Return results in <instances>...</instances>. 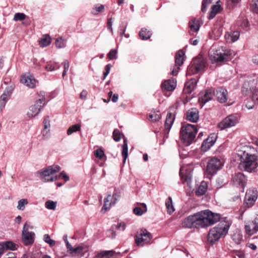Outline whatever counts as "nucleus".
I'll return each instance as SVG.
<instances>
[{
    "instance_id": "dca6fc26",
    "label": "nucleus",
    "mask_w": 258,
    "mask_h": 258,
    "mask_svg": "<svg viewBox=\"0 0 258 258\" xmlns=\"http://www.w3.org/2000/svg\"><path fill=\"white\" fill-rule=\"evenodd\" d=\"M246 178L245 175L240 172L234 174L232 178L233 184L237 187L241 188L243 190L246 183Z\"/></svg>"
},
{
    "instance_id": "bf43d9fd",
    "label": "nucleus",
    "mask_w": 258,
    "mask_h": 258,
    "mask_svg": "<svg viewBox=\"0 0 258 258\" xmlns=\"http://www.w3.org/2000/svg\"><path fill=\"white\" fill-rule=\"evenodd\" d=\"M235 258H245V255L242 251H237L235 252Z\"/></svg>"
},
{
    "instance_id": "603ef678",
    "label": "nucleus",
    "mask_w": 258,
    "mask_h": 258,
    "mask_svg": "<svg viewBox=\"0 0 258 258\" xmlns=\"http://www.w3.org/2000/svg\"><path fill=\"white\" fill-rule=\"evenodd\" d=\"M127 25L124 24L122 23L118 28V32L119 33L120 36H122L124 34Z\"/></svg>"
},
{
    "instance_id": "9b49d317",
    "label": "nucleus",
    "mask_w": 258,
    "mask_h": 258,
    "mask_svg": "<svg viewBox=\"0 0 258 258\" xmlns=\"http://www.w3.org/2000/svg\"><path fill=\"white\" fill-rule=\"evenodd\" d=\"M205 67L204 59L200 57H197L192 59L191 65L188 69V73L197 74L204 69Z\"/></svg>"
},
{
    "instance_id": "4d7b16f0",
    "label": "nucleus",
    "mask_w": 258,
    "mask_h": 258,
    "mask_svg": "<svg viewBox=\"0 0 258 258\" xmlns=\"http://www.w3.org/2000/svg\"><path fill=\"white\" fill-rule=\"evenodd\" d=\"M55 44L57 48H61L63 46L64 43L61 38H56L55 40Z\"/></svg>"
},
{
    "instance_id": "a18cd8bd",
    "label": "nucleus",
    "mask_w": 258,
    "mask_h": 258,
    "mask_svg": "<svg viewBox=\"0 0 258 258\" xmlns=\"http://www.w3.org/2000/svg\"><path fill=\"white\" fill-rule=\"evenodd\" d=\"M45 206L49 210H54L56 206V202L48 200L45 202Z\"/></svg>"
},
{
    "instance_id": "338daca9",
    "label": "nucleus",
    "mask_w": 258,
    "mask_h": 258,
    "mask_svg": "<svg viewBox=\"0 0 258 258\" xmlns=\"http://www.w3.org/2000/svg\"><path fill=\"white\" fill-rule=\"evenodd\" d=\"M115 235V232L113 229H110L107 232V235L111 238H114Z\"/></svg>"
},
{
    "instance_id": "69168bd1",
    "label": "nucleus",
    "mask_w": 258,
    "mask_h": 258,
    "mask_svg": "<svg viewBox=\"0 0 258 258\" xmlns=\"http://www.w3.org/2000/svg\"><path fill=\"white\" fill-rule=\"evenodd\" d=\"M179 70V67L175 66V68H173L171 71V74L173 76H176Z\"/></svg>"
},
{
    "instance_id": "2f4dec72",
    "label": "nucleus",
    "mask_w": 258,
    "mask_h": 258,
    "mask_svg": "<svg viewBox=\"0 0 258 258\" xmlns=\"http://www.w3.org/2000/svg\"><path fill=\"white\" fill-rule=\"evenodd\" d=\"M184 55V52L182 50L178 51L175 57V66H181L183 62V56Z\"/></svg>"
},
{
    "instance_id": "ddd939ff",
    "label": "nucleus",
    "mask_w": 258,
    "mask_h": 258,
    "mask_svg": "<svg viewBox=\"0 0 258 258\" xmlns=\"http://www.w3.org/2000/svg\"><path fill=\"white\" fill-rule=\"evenodd\" d=\"M66 245L67 248V252L72 256L81 257L83 256L87 251V249L82 246L73 247L67 240H66Z\"/></svg>"
},
{
    "instance_id": "de8ad7c7",
    "label": "nucleus",
    "mask_w": 258,
    "mask_h": 258,
    "mask_svg": "<svg viewBox=\"0 0 258 258\" xmlns=\"http://www.w3.org/2000/svg\"><path fill=\"white\" fill-rule=\"evenodd\" d=\"M43 240L46 243H48L50 246H53L55 245V241L53 240V239H51L50 238L49 235L47 234H45L44 235Z\"/></svg>"
},
{
    "instance_id": "f257e3e1",
    "label": "nucleus",
    "mask_w": 258,
    "mask_h": 258,
    "mask_svg": "<svg viewBox=\"0 0 258 258\" xmlns=\"http://www.w3.org/2000/svg\"><path fill=\"white\" fill-rule=\"evenodd\" d=\"M221 219L220 214L205 210L188 216L184 220V226H208V224L212 225Z\"/></svg>"
},
{
    "instance_id": "c03bdc74",
    "label": "nucleus",
    "mask_w": 258,
    "mask_h": 258,
    "mask_svg": "<svg viewBox=\"0 0 258 258\" xmlns=\"http://www.w3.org/2000/svg\"><path fill=\"white\" fill-rule=\"evenodd\" d=\"M161 118V114L158 112H154L149 115V119L152 121H158Z\"/></svg>"
},
{
    "instance_id": "6ab92c4d",
    "label": "nucleus",
    "mask_w": 258,
    "mask_h": 258,
    "mask_svg": "<svg viewBox=\"0 0 258 258\" xmlns=\"http://www.w3.org/2000/svg\"><path fill=\"white\" fill-rule=\"evenodd\" d=\"M217 139V135L215 134H211L202 143L201 150L206 152L214 145Z\"/></svg>"
},
{
    "instance_id": "774afa93",
    "label": "nucleus",
    "mask_w": 258,
    "mask_h": 258,
    "mask_svg": "<svg viewBox=\"0 0 258 258\" xmlns=\"http://www.w3.org/2000/svg\"><path fill=\"white\" fill-rule=\"evenodd\" d=\"M252 60L254 63L258 64V54L254 55L252 57Z\"/></svg>"
},
{
    "instance_id": "a19ab883",
    "label": "nucleus",
    "mask_w": 258,
    "mask_h": 258,
    "mask_svg": "<svg viewBox=\"0 0 258 258\" xmlns=\"http://www.w3.org/2000/svg\"><path fill=\"white\" fill-rule=\"evenodd\" d=\"M104 9V6L103 5L98 4L94 6L92 11V14L94 15H97L99 13L102 12Z\"/></svg>"
},
{
    "instance_id": "f8f14e48",
    "label": "nucleus",
    "mask_w": 258,
    "mask_h": 258,
    "mask_svg": "<svg viewBox=\"0 0 258 258\" xmlns=\"http://www.w3.org/2000/svg\"><path fill=\"white\" fill-rule=\"evenodd\" d=\"M238 122V118L234 114L230 115L225 117L219 124L218 127L221 130L235 125Z\"/></svg>"
},
{
    "instance_id": "79ce46f5",
    "label": "nucleus",
    "mask_w": 258,
    "mask_h": 258,
    "mask_svg": "<svg viewBox=\"0 0 258 258\" xmlns=\"http://www.w3.org/2000/svg\"><path fill=\"white\" fill-rule=\"evenodd\" d=\"M245 232L248 236H251L258 231V227H245Z\"/></svg>"
},
{
    "instance_id": "a211bd4d",
    "label": "nucleus",
    "mask_w": 258,
    "mask_h": 258,
    "mask_svg": "<svg viewBox=\"0 0 258 258\" xmlns=\"http://www.w3.org/2000/svg\"><path fill=\"white\" fill-rule=\"evenodd\" d=\"M217 97V100L221 103H225L228 99L227 90L223 87H220L216 90L214 89V95Z\"/></svg>"
},
{
    "instance_id": "b1692460",
    "label": "nucleus",
    "mask_w": 258,
    "mask_h": 258,
    "mask_svg": "<svg viewBox=\"0 0 258 258\" xmlns=\"http://www.w3.org/2000/svg\"><path fill=\"white\" fill-rule=\"evenodd\" d=\"M117 254L120 255V252L116 253L113 250H104L98 253L96 256L98 258H119Z\"/></svg>"
},
{
    "instance_id": "7ed1b4c3",
    "label": "nucleus",
    "mask_w": 258,
    "mask_h": 258,
    "mask_svg": "<svg viewBox=\"0 0 258 258\" xmlns=\"http://www.w3.org/2000/svg\"><path fill=\"white\" fill-rule=\"evenodd\" d=\"M213 53L211 54L210 58L213 62L219 63L228 61L231 59V52L225 49L223 46L216 48L213 46L212 48Z\"/></svg>"
},
{
    "instance_id": "5701e85b",
    "label": "nucleus",
    "mask_w": 258,
    "mask_h": 258,
    "mask_svg": "<svg viewBox=\"0 0 258 258\" xmlns=\"http://www.w3.org/2000/svg\"><path fill=\"white\" fill-rule=\"evenodd\" d=\"M176 86V82L174 79L165 80L161 85V88L163 90L167 91H172Z\"/></svg>"
},
{
    "instance_id": "c756f323",
    "label": "nucleus",
    "mask_w": 258,
    "mask_h": 258,
    "mask_svg": "<svg viewBox=\"0 0 258 258\" xmlns=\"http://www.w3.org/2000/svg\"><path fill=\"white\" fill-rule=\"evenodd\" d=\"M44 128L42 131V135L45 138L49 136V128L50 126V120L49 119V116H46L44 118L43 121Z\"/></svg>"
},
{
    "instance_id": "9d476101",
    "label": "nucleus",
    "mask_w": 258,
    "mask_h": 258,
    "mask_svg": "<svg viewBox=\"0 0 258 258\" xmlns=\"http://www.w3.org/2000/svg\"><path fill=\"white\" fill-rule=\"evenodd\" d=\"M223 164L221 161L217 158H212L208 162L207 166V172L211 175L216 172L222 167Z\"/></svg>"
},
{
    "instance_id": "f704fd0d",
    "label": "nucleus",
    "mask_w": 258,
    "mask_h": 258,
    "mask_svg": "<svg viewBox=\"0 0 258 258\" xmlns=\"http://www.w3.org/2000/svg\"><path fill=\"white\" fill-rule=\"evenodd\" d=\"M189 27L190 32H197L200 29V25L198 21L193 19L189 22Z\"/></svg>"
},
{
    "instance_id": "aec40b11",
    "label": "nucleus",
    "mask_w": 258,
    "mask_h": 258,
    "mask_svg": "<svg viewBox=\"0 0 258 258\" xmlns=\"http://www.w3.org/2000/svg\"><path fill=\"white\" fill-rule=\"evenodd\" d=\"M174 119L175 115L174 114L171 112L167 113L164 124L165 130L166 132V133L165 134L164 136V139L168 138V134L172 126Z\"/></svg>"
},
{
    "instance_id": "680f3d73",
    "label": "nucleus",
    "mask_w": 258,
    "mask_h": 258,
    "mask_svg": "<svg viewBox=\"0 0 258 258\" xmlns=\"http://www.w3.org/2000/svg\"><path fill=\"white\" fill-rule=\"evenodd\" d=\"M111 197H112V199L114 200L113 202L114 203H116L117 200L120 198L119 194L117 192H114Z\"/></svg>"
},
{
    "instance_id": "6e6d98bb",
    "label": "nucleus",
    "mask_w": 258,
    "mask_h": 258,
    "mask_svg": "<svg viewBox=\"0 0 258 258\" xmlns=\"http://www.w3.org/2000/svg\"><path fill=\"white\" fill-rule=\"evenodd\" d=\"M211 3V0H203L202 6V11L205 12L207 11V8L208 5Z\"/></svg>"
},
{
    "instance_id": "473e14b6",
    "label": "nucleus",
    "mask_w": 258,
    "mask_h": 258,
    "mask_svg": "<svg viewBox=\"0 0 258 258\" xmlns=\"http://www.w3.org/2000/svg\"><path fill=\"white\" fill-rule=\"evenodd\" d=\"M232 239L237 244H240L242 240V234L241 232L237 228L235 229L233 234L232 235Z\"/></svg>"
},
{
    "instance_id": "423d86ee",
    "label": "nucleus",
    "mask_w": 258,
    "mask_h": 258,
    "mask_svg": "<svg viewBox=\"0 0 258 258\" xmlns=\"http://www.w3.org/2000/svg\"><path fill=\"white\" fill-rule=\"evenodd\" d=\"M60 170L59 166L57 165L50 166L48 167L42 172V175L43 176L45 181H53L57 180L61 177L64 180V173L61 172L60 175L54 176L53 175Z\"/></svg>"
},
{
    "instance_id": "09e8293b",
    "label": "nucleus",
    "mask_w": 258,
    "mask_h": 258,
    "mask_svg": "<svg viewBox=\"0 0 258 258\" xmlns=\"http://www.w3.org/2000/svg\"><path fill=\"white\" fill-rule=\"evenodd\" d=\"M28 204V201L26 199H23L19 201L18 205L17 206L18 209L20 210H24L25 208V205Z\"/></svg>"
},
{
    "instance_id": "13d9d810",
    "label": "nucleus",
    "mask_w": 258,
    "mask_h": 258,
    "mask_svg": "<svg viewBox=\"0 0 258 258\" xmlns=\"http://www.w3.org/2000/svg\"><path fill=\"white\" fill-rule=\"evenodd\" d=\"M112 18H109L108 19V21H107V27H108V29L109 30V31L112 33V34H113V29L112 27Z\"/></svg>"
},
{
    "instance_id": "ea45409f",
    "label": "nucleus",
    "mask_w": 258,
    "mask_h": 258,
    "mask_svg": "<svg viewBox=\"0 0 258 258\" xmlns=\"http://www.w3.org/2000/svg\"><path fill=\"white\" fill-rule=\"evenodd\" d=\"M81 129V125L79 124H74L71 126H70L68 131L67 134L68 135H71L73 133L76 132L77 131H79Z\"/></svg>"
},
{
    "instance_id": "c9c22d12",
    "label": "nucleus",
    "mask_w": 258,
    "mask_h": 258,
    "mask_svg": "<svg viewBox=\"0 0 258 258\" xmlns=\"http://www.w3.org/2000/svg\"><path fill=\"white\" fill-rule=\"evenodd\" d=\"M165 206L167 209V212L168 214H172L174 211L175 209L174 208L172 198L171 197H168L165 202Z\"/></svg>"
},
{
    "instance_id": "052dcab7",
    "label": "nucleus",
    "mask_w": 258,
    "mask_h": 258,
    "mask_svg": "<svg viewBox=\"0 0 258 258\" xmlns=\"http://www.w3.org/2000/svg\"><path fill=\"white\" fill-rule=\"evenodd\" d=\"M21 258H37L35 256V253H29L24 254Z\"/></svg>"
},
{
    "instance_id": "cd10ccee",
    "label": "nucleus",
    "mask_w": 258,
    "mask_h": 258,
    "mask_svg": "<svg viewBox=\"0 0 258 258\" xmlns=\"http://www.w3.org/2000/svg\"><path fill=\"white\" fill-rule=\"evenodd\" d=\"M138 206L133 209L134 213L137 216H141L147 211V205L145 203H137Z\"/></svg>"
},
{
    "instance_id": "8fccbe9b",
    "label": "nucleus",
    "mask_w": 258,
    "mask_h": 258,
    "mask_svg": "<svg viewBox=\"0 0 258 258\" xmlns=\"http://www.w3.org/2000/svg\"><path fill=\"white\" fill-rule=\"evenodd\" d=\"M26 18V15L23 13H17L14 15L13 20L15 21H22Z\"/></svg>"
},
{
    "instance_id": "39448f33",
    "label": "nucleus",
    "mask_w": 258,
    "mask_h": 258,
    "mask_svg": "<svg viewBox=\"0 0 258 258\" xmlns=\"http://www.w3.org/2000/svg\"><path fill=\"white\" fill-rule=\"evenodd\" d=\"M229 227H214L211 229L208 235V241L211 244H215L222 237L228 233Z\"/></svg>"
},
{
    "instance_id": "e2e57ef3",
    "label": "nucleus",
    "mask_w": 258,
    "mask_h": 258,
    "mask_svg": "<svg viewBox=\"0 0 258 258\" xmlns=\"http://www.w3.org/2000/svg\"><path fill=\"white\" fill-rule=\"evenodd\" d=\"M220 8V6L215 5L212 6L211 11L217 14L219 11Z\"/></svg>"
},
{
    "instance_id": "bb28decb",
    "label": "nucleus",
    "mask_w": 258,
    "mask_h": 258,
    "mask_svg": "<svg viewBox=\"0 0 258 258\" xmlns=\"http://www.w3.org/2000/svg\"><path fill=\"white\" fill-rule=\"evenodd\" d=\"M239 36V32L238 31H235L230 33H226L225 34V37L227 42L233 43L238 39Z\"/></svg>"
},
{
    "instance_id": "58836bf2",
    "label": "nucleus",
    "mask_w": 258,
    "mask_h": 258,
    "mask_svg": "<svg viewBox=\"0 0 258 258\" xmlns=\"http://www.w3.org/2000/svg\"><path fill=\"white\" fill-rule=\"evenodd\" d=\"M5 249H10L14 250L17 249L18 246L14 242L8 241L2 243Z\"/></svg>"
},
{
    "instance_id": "4468645a",
    "label": "nucleus",
    "mask_w": 258,
    "mask_h": 258,
    "mask_svg": "<svg viewBox=\"0 0 258 258\" xmlns=\"http://www.w3.org/2000/svg\"><path fill=\"white\" fill-rule=\"evenodd\" d=\"M257 199V192L254 189H250L246 191L244 205L247 207H251L254 205Z\"/></svg>"
},
{
    "instance_id": "a878e982",
    "label": "nucleus",
    "mask_w": 258,
    "mask_h": 258,
    "mask_svg": "<svg viewBox=\"0 0 258 258\" xmlns=\"http://www.w3.org/2000/svg\"><path fill=\"white\" fill-rule=\"evenodd\" d=\"M179 175L183 182H186L188 185L191 182L192 173L190 171L185 170L183 167H181L180 170Z\"/></svg>"
},
{
    "instance_id": "f03ea898",
    "label": "nucleus",
    "mask_w": 258,
    "mask_h": 258,
    "mask_svg": "<svg viewBox=\"0 0 258 258\" xmlns=\"http://www.w3.org/2000/svg\"><path fill=\"white\" fill-rule=\"evenodd\" d=\"M237 157L240 160L239 167L248 172H252L258 166L257 157L255 154H251L244 150L237 151Z\"/></svg>"
},
{
    "instance_id": "7c9ffc66",
    "label": "nucleus",
    "mask_w": 258,
    "mask_h": 258,
    "mask_svg": "<svg viewBox=\"0 0 258 258\" xmlns=\"http://www.w3.org/2000/svg\"><path fill=\"white\" fill-rule=\"evenodd\" d=\"M51 42V38L48 34L43 35L39 40V44L41 47H46L50 44Z\"/></svg>"
},
{
    "instance_id": "864d4df0",
    "label": "nucleus",
    "mask_w": 258,
    "mask_h": 258,
    "mask_svg": "<svg viewBox=\"0 0 258 258\" xmlns=\"http://www.w3.org/2000/svg\"><path fill=\"white\" fill-rule=\"evenodd\" d=\"M111 67H112V66L111 64H108L105 66V71L103 73V78H102V80H104L106 78V77L107 76V75L109 74Z\"/></svg>"
},
{
    "instance_id": "37998d69",
    "label": "nucleus",
    "mask_w": 258,
    "mask_h": 258,
    "mask_svg": "<svg viewBox=\"0 0 258 258\" xmlns=\"http://www.w3.org/2000/svg\"><path fill=\"white\" fill-rule=\"evenodd\" d=\"M94 155L97 158L100 159H102L105 158V160L106 159V157L105 156L104 151L101 149H98L94 151Z\"/></svg>"
},
{
    "instance_id": "c85d7f7f",
    "label": "nucleus",
    "mask_w": 258,
    "mask_h": 258,
    "mask_svg": "<svg viewBox=\"0 0 258 258\" xmlns=\"http://www.w3.org/2000/svg\"><path fill=\"white\" fill-rule=\"evenodd\" d=\"M110 194L108 195L106 198L104 199V204L101 209L102 212H106L110 209L111 206L115 205L116 203L113 202L114 200Z\"/></svg>"
},
{
    "instance_id": "20e7f679",
    "label": "nucleus",
    "mask_w": 258,
    "mask_h": 258,
    "mask_svg": "<svg viewBox=\"0 0 258 258\" xmlns=\"http://www.w3.org/2000/svg\"><path fill=\"white\" fill-rule=\"evenodd\" d=\"M197 130L195 125L186 124L182 126L180 130V136L183 143L186 146L191 144L194 141Z\"/></svg>"
},
{
    "instance_id": "0eeeda50",
    "label": "nucleus",
    "mask_w": 258,
    "mask_h": 258,
    "mask_svg": "<svg viewBox=\"0 0 258 258\" xmlns=\"http://www.w3.org/2000/svg\"><path fill=\"white\" fill-rule=\"evenodd\" d=\"M257 81L254 79L249 81H245L243 85L242 93L244 95H247L252 92V100L254 103L258 105V88L254 89Z\"/></svg>"
},
{
    "instance_id": "412c9836",
    "label": "nucleus",
    "mask_w": 258,
    "mask_h": 258,
    "mask_svg": "<svg viewBox=\"0 0 258 258\" xmlns=\"http://www.w3.org/2000/svg\"><path fill=\"white\" fill-rule=\"evenodd\" d=\"M21 82L30 88H34L36 87V80L31 75H22Z\"/></svg>"
},
{
    "instance_id": "5fc2aeb1",
    "label": "nucleus",
    "mask_w": 258,
    "mask_h": 258,
    "mask_svg": "<svg viewBox=\"0 0 258 258\" xmlns=\"http://www.w3.org/2000/svg\"><path fill=\"white\" fill-rule=\"evenodd\" d=\"M251 6L253 12L258 14V0H252Z\"/></svg>"
},
{
    "instance_id": "49530a36",
    "label": "nucleus",
    "mask_w": 258,
    "mask_h": 258,
    "mask_svg": "<svg viewBox=\"0 0 258 258\" xmlns=\"http://www.w3.org/2000/svg\"><path fill=\"white\" fill-rule=\"evenodd\" d=\"M122 136V134L117 129H115L114 130L113 132V140L116 142H118L120 141L121 136Z\"/></svg>"
},
{
    "instance_id": "6e6552de",
    "label": "nucleus",
    "mask_w": 258,
    "mask_h": 258,
    "mask_svg": "<svg viewBox=\"0 0 258 258\" xmlns=\"http://www.w3.org/2000/svg\"><path fill=\"white\" fill-rule=\"evenodd\" d=\"M152 238L151 234L146 229L142 228L135 236L136 243L138 246H143L149 243Z\"/></svg>"
},
{
    "instance_id": "f3484780",
    "label": "nucleus",
    "mask_w": 258,
    "mask_h": 258,
    "mask_svg": "<svg viewBox=\"0 0 258 258\" xmlns=\"http://www.w3.org/2000/svg\"><path fill=\"white\" fill-rule=\"evenodd\" d=\"M214 89L211 88L206 90L199 94V101L202 106H203L207 102L212 100L214 96Z\"/></svg>"
},
{
    "instance_id": "393cba45",
    "label": "nucleus",
    "mask_w": 258,
    "mask_h": 258,
    "mask_svg": "<svg viewBox=\"0 0 258 258\" xmlns=\"http://www.w3.org/2000/svg\"><path fill=\"white\" fill-rule=\"evenodd\" d=\"M197 81L195 79H191L185 84L183 92L185 94H189L194 91L196 87Z\"/></svg>"
},
{
    "instance_id": "0e129e2a",
    "label": "nucleus",
    "mask_w": 258,
    "mask_h": 258,
    "mask_svg": "<svg viewBox=\"0 0 258 258\" xmlns=\"http://www.w3.org/2000/svg\"><path fill=\"white\" fill-rule=\"evenodd\" d=\"M87 92L85 90H83L80 93V97L81 99H85L87 95Z\"/></svg>"
},
{
    "instance_id": "e433bc0d",
    "label": "nucleus",
    "mask_w": 258,
    "mask_h": 258,
    "mask_svg": "<svg viewBox=\"0 0 258 258\" xmlns=\"http://www.w3.org/2000/svg\"><path fill=\"white\" fill-rule=\"evenodd\" d=\"M151 35V32L145 28H142L139 32V36L142 40H148Z\"/></svg>"
},
{
    "instance_id": "4be33fe9",
    "label": "nucleus",
    "mask_w": 258,
    "mask_h": 258,
    "mask_svg": "<svg viewBox=\"0 0 258 258\" xmlns=\"http://www.w3.org/2000/svg\"><path fill=\"white\" fill-rule=\"evenodd\" d=\"M199 118V111L196 108L189 109L186 112V119L192 122H196Z\"/></svg>"
},
{
    "instance_id": "3c124183",
    "label": "nucleus",
    "mask_w": 258,
    "mask_h": 258,
    "mask_svg": "<svg viewBox=\"0 0 258 258\" xmlns=\"http://www.w3.org/2000/svg\"><path fill=\"white\" fill-rule=\"evenodd\" d=\"M117 51L116 49H111L108 53L107 56L110 60L116 59L117 56Z\"/></svg>"
},
{
    "instance_id": "4c0bfd02",
    "label": "nucleus",
    "mask_w": 258,
    "mask_h": 258,
    "mask_svg": "<svg viewBox=\"0 0 258 258\" xmlns=\"http://www.w3.org/2000/svg\"><path fill=\"white\" fill-rule=\"evenodd\" d=\"M207 184L206 182L203 181L201 182L198 190H197L196 194L198 196L204 195L207 191Z\"/></svg>"
},
{
    "instance_id": "72a5a7b5",
    "label": "nucleus",
    "mask_w": 258,
    "mask_h": 258,
    "mask_svg": "<svg viewBox=\"0 0 258 258\" xmlns=\"http://www.w3.org/2000/svg\"><path fill=\"white\" fill-rule=\"evenodd\" d=\"M121 154L123 158V163H125L128 156L127 141L125 138H123V144L122 145Z\"/></svg>"
},
{
    "instance_id": "1a4fd4ad",
    "label": "nucleus",
    "mask_w": 258,
    "mask_h": 258,
    "mask_svg": "<svg viewBox=\"0 0 258 258\" xmlns=\"http://www.w3.org/2000/svg\"><path fill=\"white\" fill-rule=\"evenodd\" d=\"M39 95H41V98L37 100L35 104L29 108L27 113L29 117L35 116L39 113L41 108L45 105L44 92H40Z\"/></svg>"
},
{
    "instance_id": "2eb2a0df",
    "label": "nucleus",
    "mask_w": 258,
    "mask_h": 258,
    "mask_svg": "<svg viewBox=\"0 0 258 258\" xmlns=\"http://www.w3.org/2000/svg\"><path fill=\"white\" fill-rule=\"evenodd\" d=\"M35 236V234L33 232L28 231L26 227H24L22 231V240L25 245H32L34 242Z\"/></svg>"
}]
</instances>
